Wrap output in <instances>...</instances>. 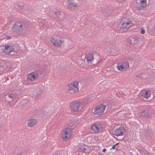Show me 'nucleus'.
Listing matches in <instances>:
<instances>
[{
  "instance_id": "bb28decb",
  "label": "nucleus",
  "mask_w": 155,
  "mask_h": 155,
  "mask_svg": "<svg viewBox=\"0 0 155 155\" xmlns=\"http://www.w3.org/2000/svg\"><path fill=\"white\" fill-rule=\"evenodd\" d=\"M140 32L141 34H144L145 33V30L142 29Z\"/></svg>"
},
{
  "instance_id": "a211bd4d",
  "label": "nucleus",
  "mask_w": 155,
  "mask_h": 155,
  "mask_svg": "<svg viewBox=\"0 0 155 155\" xmlns=\"http://www.w3.org/2000/svg\"><path fill=\"white\" fill-rule=\"evenodd\" d=\"M143 116L146 118H149L150 117V114L147 110H145L142 112Z\"/></svg>"
},
{
  "instance_id": "0eeeda50",
  "label": "nucleus",
  "mask_w": 155,
  "mask_h": 155,
  "mask_svg": "<svg viewBox=\"0 0 155 155\" xmlns=\"http://www.w3.org/2000/svg\"><path fill=\"white\" fill-rule=\"evenodd\" d=\"M64 134L62 136V138L65 140H68L71 135L72 129L71 127L67 128L64 131Z\"/></svg>"
},
{
  "instance_id": "20e7f679",
  "label": "nucleus",
  "mask_w": 155,
  "mask_h": 155,
  "mask_svg": "<svg viewBox=\"0 0 155 155\" xmlns=\"http://www.w3.org/2000/svg\"><path fill=\"white\" fill-rule=\"evenodd\" d=\"M12 30L15 33H18L23 31V28L21 24L18 22L15 23L12 28Z\"/></svg>"
},
{
  "instance_id": "423d86ee",
  "label": "nucleus",
  "mask_w": 155,
  "mask_h": 155,
  "mask_svg": "<svg viewBox=\"0 0 155 155\" xmlns=\"http://www.w3.org/2000/svg\"><path fill=\"white\" fill-rule=\"evenodd\" d=\"M106 106L103 104L97 107L94 111V114H95L100 115L103 113Z\"/></svg>"
},
{
  "instance_id": "1a4fd4ad",
  "label": "nucleus",
  "mask_w": 155,
  "mask_h": 155,
  "mask_svg": "<svg viewBox=\"0 0 155 155\" xmlns=\"http://www.w3.org/2000/svg\"><path fill=\"white\" fill-rule=\"evenodd\" d=\"M51 42L56 46L60 47L61 46L62 43L61 41L57 38H52L50 40Z\"/></svg>"
},
{
  "instance_id": "ddd939ff",
  "label": "nucleus",
  "mask_w": 155,
  "mask_h": 155,
  "mask_svg": "<svg viewBox=\"0 0 155 155\" xmlns=\"http://www.w3.org/2000/svg\"><path fill=\"white\" fill-rule=\"evenodd\" d=\"M140 2L139 3L138 6V8L139 10L143 9V8L145 7L147 5L146 2V0H140Z\"/></svg>"
},
{
  "instance_id": "c9c22d12",
  "label": "nucleus",
  "mask_w": 155,
  "mask_h": 155,
  "mask_svg": "<svg viewBox=\"0 0 155 155\" xmlns=\"http://www.w3.org/2000/svg\"><path fill=\"white\" fill-rule=\"evenodd\" d=\"M98 155H102L101 154H99Z\"/></svg>"
},
{
  "instance_id": "6ab92c4d",
  "label": "nucleus",
  "mask_w": 155,
  "mask_h": 155,
  "mask_svg": "<svg viewBox=\"0 0 155 155\" xmlns=\"http://www.w3.org/2000/svg\"><path fill=\"white\" fill-rule=\"evenodd\" d=\"M124 60L128 61V63L129 62L130 63L133 64L134 62L133 59L129 57H125L124 58Z\"/></svg>"
},
{
  "instance_id": "72a5a7b5",
  "label": "nucleus",
  "mask_w": 155,
  "mask_h": 155,
  "mask_svg": "<svg viewBox=\"0 0 155 155\" xmlns=\"http://www.w3.org/2000/svg\"><path fill=\"white\" fill-rule=\"evenodd\" d=\"M46 69H47V67H45V68H44V69H45L44 70L46 71Z\"/></svg>"
},
{
  "instance_id": "4468645a",
  "label": "nucleus",
  "mask_w": 155,
  "mask_h": 155,
  "mask_svg": "<svg viewBox=\"0 0 155 155\" xmlns=\"http://www.w3.org/2000/svg\"><path fill=\"white\" fill-rule=\"evenodd\" d=\"M85 58L88 63H91L94 59L93 57V54L92 53H89L86 55Z\"/></svg>"
},
{
  "instance_id": "a878e982",
  "label": "nucleus",
  "mask_w": 155,
  "mask_h": 155,
  "mask_svg": "<svg viewBox=\"0 0 155 155\" xmlns=\"http://www.w3.org/2000/svg\"><path fill=\"white\" fill-rule=\"evenodd\" d=\"M24 7V6L23 5H18V8L19 9H22Z\"/></svg>"
},
{
  "instance_id": "393cba45",
  "label": "nucleus",
  "mask_w": 155,
  "mask_h": 155,
  "mask_svg": "<svg viewBox=\"0 0 155 155\" xmlns=\"http://www.w3.org/2000/svg\"><path fill=\"white\" fill-rule=\"evenodd\" d=\"M55 15L57 17H59L61 15V12L60 11H57V12L54 13Z\"/></svg>"
},
{
  "instance_id": "c756f323",
  "label": "nucleus",
  "mask_w": 155,
  "mask_h": 155,
  "mask_svg": "<svg viewBox=\"0 0 155 155\" xmlns=\"http://www.w3.org/2000/svg\"><path fill=\"white\" fill-rule=\"evenodd\" d=\"M81 149L82 150V151H84L85 150V148H83L82 149Z\"/></svg>"
},
{
  "instance_id": "39448f33",
  "label": "nucleus",
  "mask_w": 155,
  "mask_h": 155,
  "mask_svg": "<svg viewBox=\"0 0 155 155\" xmlns=\"http://www.w3.org/2000/svg\"><path fill=\"white\" fill-rule=\"evenodd\" d=\"M81 103L77 101H74L71 102L70 106L71 110L74 111H77L79 110L81 107Z\"/></svg>"
},
{
  "instance_id": "473e14b6",
  "label": "nucleus",
  "mask_w": 155,
  "mask_h": 155,
  "mask_svg": "<svg viewBox=\"0 0 155 155\" xmlns=\"http://www.w3.org/2000/svg\"><path fill=\"white\" fill-rule=\"evenodd\" d=\"M136 77H139V78H140V76H139V74H138V75H136Z\"/></svg>"
},
{
  "instance_id": "9b49d317",
  "label": "nucleus",
  "mask_w": 155,
  "mask_h": 155,
  "mask_svg": "<svg viewBox=\"0 0 155 155\" xmlns=\"http://www.w3.org/2000/svg\"><path fill=\"white\" fill-rule=\"evenodd\" d=\"M38 74L36 73L32 72L30 73L27 75V80L28 81H32L36 78H38Z\"/></svg>"
},
{
  "instance_id": "aec40b11",
  "label": "nucleus",
  "mask_w": 155,
  "mask_h": 155,
  "mask_svg": "<svg viewBox=\"0 0 155 155\" xmlns=\"http://www.w3.org/2000/svg\"><path fill=\"white\" fill-rule=\"evenodd\" d=\"M150 93L149 91H146L142 94V95L143 97L147 98L150 96Z\"/></svg>"
},
{
  "instance_id": "f704fd0d",
  "label": "nucleus",
  "mask_w": 155,
  "mask_h": 155,
  "mask_svg": "<svg viewBox=\"0 0 155 155\" xmlns=\"http://www.w3.org/2000/svg\"><path fill=\"white\" fill-rule=\"evenodd\" d=\"M118 144H119V143H116L115 144H114V145H115V146H116Z\"/></svg>"
},
{
  "instance_id": "7c9ffc66",
  "label": "nucleus",
  "mask_w": 155,
  "mask_h": 155,
  "mask_svg": "<svg viewBox=\"0 0 155 155\" xmlns=\"http://www.w3.org/2000/svg\"><path fill=\"white\" fill-rule=\"evenodd\" d=\"M115 146H115V145H114L112 147V148L113 149H115Z\"/></svg>"
},
{
  "instance_id": "cd10ccee",
  "label": "nucleus",
  "mask_w": 155,
  "mask_h": 155,
  "mask_svg": "<svg viewBox=\"0 0 155 155\" xmlns=\"http://www.w3.org/2000/svg\"><path fill=\"white\" fill-rule=\"evenodd\" d=\"M17 155H23L22 152H20V153H18Z\"/></svg>"
},
{
  "instance_id": "5701e85b",
  "label": "nucleus",
  "mask_w": 155,
  "mask_h": 155,
  "mask_svg": "<svg viewBox=\"0 0 155 155\" xmlns=\"http://www.w3.org/2000/svg\"><path fill=\"white\" fill-rule=\"evenodd\" d=\"M8 95L9 97L11 98L12 100H13L15 98L16 94H15L12 93L8 94Z\"/></svg>"
},
{
  "instance_id": "b1692460",
  "label": "nucleus",
  "mask_w": 155,
  "mask_h": 155,
  "mask_svg": "<svg viewBox=\"0 0 155 155\" xmlns=\"http://www.w3.org/2000/svg\"><path fill=\"white\" fill-rule=\"evenodd\" d=\"M6 68V66L5 64L0 65V71H3Z\"/></svg>"
},
{
  "instance_id": "f03ea898",
  "label": "nucleus",
  "mask_w": 155,
  "mask_h": 155,
  "mask_svg": "<svg viewBox=\"0 0 155 155\" xmlns=\"http://www.w3.org/2000/svg\"><path fill=\"white\" fill-rule=\"evenodd\" d=\"M15 48L12 45H5L0 47V52L2 51V52H4L6 54H9L12 51H14Z\"/></svg>"
},
{
  "instance_id": "f257e3e1",
  "label": "nucleus",
  "mask_w": 155,
  "mask_h": 155,
  "mask_svg": "<svg viewBox=\"0 0 155 155\" xmlns=\"http://www.w3.org/2000/svg\"><path fill=\"white\" fill-rule=\"evenodd\" d=\"M78 82L75 81L68 85V90L71 93H74L78 91Z\"/></svg>"
},
{
  "instance_id": "dca6fc26",
  "label": "nucleus",
  "mask_w": 155,
  "mask_h": 155,
  "mask_svg": "<svg viewBox=\"0 0 155 155\" xmlns=\"http://www.w3.org/2000/svg\"><path fill=\"white\" fill-rule=\"evenodd\" d=\"M40 95L39 90L38 89L34 90L32 92V95L33 97H38Z\"/></svg>"
},
{
  "instance_id": "4be33fe9",
  "label": "nucleus",
  "mask_w": 155,
  "mask_h": 155,
  "mask_svg": "<svg viewBox=\"0 0 155 155\" xmlns=\"http://www.w3.org/2000/svg\"><path fill=\"white\" fill-rule=\"evenodd\" d=\"M117 69L120 71H122L124 70L125 68L122 64L121 65H117Z\"/></svg>"
},
{
  "instance_id": "f3484780",
  "label": "nucleus",
  "mask_w": 155,
  "mask_h": 155,
  "mask_svg": "<svg viewBox=\"0 0 155 155\" xmlns=\"http://www.w3.org/2000/svg\"><path fill=\"white\" fill-rule=\"evenodd\" d=\"M126 42L129 43L130 45H132L135 43V39L132 38H128L127 39Z\"/></svg>"
},
{
  "instance_id": "7ed1b4c3",
  "label": "nucleus",
  "mask_w": 155,
  "mask_h": 155,
  "mask_svg": "<svg viewBox=\"0 0 155 155\" xmlns=\"http://www.w3.org/2000/svg\"><path fill=\"white\" fill-rule=\"evenodd\" d=\"M67 3V6L69 9L73 11L77 8L78 5L76 0H69Z\"/></svg>"
},
{
  "instance_id": "6e6552de",
  "label": "nucleus",
  "mask_w": 155,
  "mask_h": 155,
  "mask_svg": "<svg viewBox=\"0 0 155 155\" xmlns=\"http://www.w3.org/2000/svg\"><path fill=\"white\" fill-rule=\"evenodd\" d=\"M114 135L117 137L123 135L125 133V130L123 127H120L115 130Z\"/></svg>"
},
{
  "instance_id": "2eb2a0df",
  "label": "nucleus",
  "mask_w": 155,
  "mask_h": 155,
  "mask_svg": "<svg viewBox=\"0 0 155 155\" xmlns=\"http://www.w3.org/2000/svg\"><path fill=\"white\" fill-rule=\"evenodd\" d=\"M131 22L132 21H129L127 22L124 21L122 23L120 28L123 29L128 28L131 26V25H129Z\"/></svg>"
},
{
  "instance_id": "2f4dec72",
  "label": "nucleus",
  "mask_w": 155,
  "mask_h": 155,
  "mask_svg": "<svg viewBox=\"0 0 155 155\" xmlns=\"http://www.w3.org/2000/svg\"><path fill=\"white\" fill-rule=\"evenodd\" d=\"M106 150V149H105V148L103 150V152H105Z\"/></svg>"
},
{
  "instance_id": "f8f14e48",
  "label": "nucleus",
  "mask_w": 155,
  "mask_h": 155,
  "mask_svg": "<svg viewBox=\"0 0 155 155\" xmlns=\"http://www.w3.org/2000/svg\"><path fill=\"white\" fill-rule=\"evenodd\" d=\"M37 121L35 119H32L29 120L27 123L28 127H33L37 124Z\"/></svg>"
},
{
  "instance_id": "9d476101",
  "label": "nucleus",
  "mask_w": 155,
  "mask_h": 155,
  "mask_svg": "<svg viewBox=\"0 0 155 155\" xmlns=\"http://www.w3.org/2000/svg\"><path fill=\"white\" fill-rule=\"evenodd\" d=\"M103 127L100 124H94L91 127V130L95 133H97L102 130Z\"/></svg>"
},
{
  "instance_id": "412c9836",
  "label": "nucleus",
  "mask_w": 155,
  "mask_h": 155,
  "mask_svg": "<svg viewBox=\"0 0 155 155\" xmlns=\"http://www.w3.org/2000/svg\"><path fill=\"white\" fill-rule=\"evenodd\" d=\"M121 64L125 69H127L129 68V63L127 61H124L122 62Z\"/></svg>"
},
{
  "instance_id": "c85d7f7f",
  "label": "nucleus",
  "mask_w": 155,
  "mask_h": 155,
  "mask_svg": "<svg viewBox=\"0 0 155 155\" xmlns=\"http://www.w3.org/2000/svg\"><path fill=\"white\" fill-rule=\"evenodd\" d=\"M11 38V37L9 36H7L6 37V39L7 40H9Z\"/></svg>"
}]
</instances>
